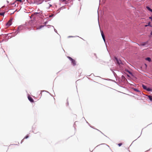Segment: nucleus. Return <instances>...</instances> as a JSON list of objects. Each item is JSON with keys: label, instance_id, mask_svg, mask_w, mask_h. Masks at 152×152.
Returning a JSON list of instances; mask_svg holds the SVG:
<instances>
[{"label": "nucleus", "instance_id": "obj_1", "mask_svg": "<svg viewBox=\"0 0 152 152\" xmlns=\"http://www.w3.org/2000/svg\"><path fill=\"white\" fill-rule=\"evenodd\" d=\"M67 57L72 61V63L73 66H75L76 65V62L75 60L69 56H67Z\"/></svg>", "mask_w": 152, "mask_h": 152}, {"label": "nucleus", "instance_id": "obj_2", "mask_svg": "<svg viewBox=\"0 0 152 152\" xmlns=\"http://www.w3.org/2000/svg\"><path fill=\"white\" fill-rule=\"evenodd\" d=\"M12 19H10L6 24V26L8 27L11 25L12 23Z\"/></svg>", "mask_w": 152, "mask_h": 152}, {"label": "nucleus", "instance_id": "obj_3", "mask_svg": "<svg viewBox=\"0 0 152 152\" xmlns=\"http://www.w3.org/2000/svg\"><path fill=\"white\" fill-rule=\"evenodd\" d=\"M142 87L144 89L148 91H151V88H147V87L145 85H142Z\"/></svg>", "mask_w": 152, "mask_h": 152}, {"label": "nucleus", "instance_id": "obj_4", "mask_svg": "<svg viewBox=\"0 0 152 152\" xmlns=\"http://www.w3.org/2000/svg\"><path fill=\"white\" fill-rule=\"evenodd\" d=\"M115 59L116 61V63L118 64H121L122 62L120 60L118 59V58L116 57L115 58Z\"/></svg>", "mask_w": 152, "mask_h": 152}, {"label": "nucleus", "instance_id": "obj_5", "mask_svg": "<svg viewBox=\"0 0 152 152\" xmlns=\"http://www.w3.org/2000/svg\"><path fill=\"white\" fill-rule=\"evenodd\" d=\"M28 100L30 101L31 102H34V100L30 96H28Z\"/></svg>", "mask_w": 152, "mask_h": 152}, {"label": "nucleus", "instance_id": "obj_6", "mask_svg": "<svg viewBox=\"0 0 152 152\" xmlns=\"http://www.w3.org/2000/svg\"><path fill=\"white\" fill-rule=\"evenodd\" d=\"M101 35H102V37L103 38V39L104 40V42H105V36L103 34V33L102 31H101Z\"/></svg>", "mask_w": 152, "mask_h": 152}, {"label": "nucleus", "instance_id": "obj_7", "mask_svg": "<svg viewBox=\"0 0 152 152\" xmlns=\"http://www.w3.org/2000/svg\"><path fill=\"white\" fill-rule=\"evenodd\" d=\"M28 137H29V136L28 135H27L25 137H24V138H23V139L22 140L21 142H22L23 141V140L24 139H27V138H28Z\"/></svg>", "mask_w": 152, "mask_h": 152}, {"label": "nucleus", "instance_id": "obj_8", "mask_svg": "<svg viewBox=\"0 0 152 152\" xmlns=\"http://www.w3.org/2000/svg\"><path fill=\"white\" fill-rule=\"evenodd\" d=\"M148 98L150 100L152 101V96L149 95L148 96Z\"/></svg>", "mask_w": 152, "mask_h": 152}, {"label": "nucleus", "instance_id": "obj_9", "mask_svg": "<svg viewBox=\"0 0 152 152\" xmlns=\"http://www.w3.org/2000/svg\"><path fill=\"white\" fill-rule=\"evenodd\" d=\"M145 60H147V61H148L149 62L151 61V58H149V57L146 58H145Z\"/></svg>", "mask_w": 152, "mask_h": 152}, {"label": "nucleus", "instance_id": "obj_10", "mask_svg": "<svg viewBox=\"0 0 152 152\" xmlns=\"http://www.w3.org/2000/svg\"><path fill=\"white\" fill-rule=\"evenodd\" d=\"M146 8L150 11L151 12L152 10V9H151L149 7L147 6L146 7Z\"/></svg>", "mask_w": 152, "mask_h": 152}, {"label": "nucleus", "instance_id": "obj_11", "mask_svg": "<svg viewBox=\"0 0 152 152\" xmlns=\"http://www.w3.org/2000/svg\"><path fill=\"white\" fill-rule=\"evenodd\" d=\"M133 90L135 91H137V92H140V91L138 89H137V88H133Z\"/></svg>", "mask_w": 152, "mask_h": 152}, {"label": "nucleus", "instance_id": "obj_12", "mask_svg": "<svg viewBox=\"0 0 152 152\" xmlns=\"http://www.w3.org/2000/svg\"><path fill=\"white\" fill-rule=\"evenodd\" d=\"M147 43V42H145L141 44V45L142 46H144L146 45Z\"/></svg>", "mask_w": 152, "mask_h": 152}, {"label": "nucleus", "instance_id": "obj_13", "mask_svg": "<svg viewBox=\"0 0 152 152\" xmlns=\"http://www.w3.org/2000/svg\"><path fill=\"white\" fill-rule=\"evenodd\" d=\"M1 51L2 53L4 55H5V52H4V50H3L1 49Z\"/></svg>", "mask_w": 152, "mask_h": 152}, {"label": "nucleus", "instance_id": "obj_14", "mask_svg": "<svg viewBox=\"0 0 152 152\" xmlns=\"http://www.w3.org/2000/svg\"><path fill=\"white\" fill-rule=\"evenodd\" d=\"M4 12L0 13V15H4Z\"/></svg>", "mask_w": 152, "mask_h": 152}, {"label": "nucleus", "instance_id": "obj_15", "mask_svg": "<svg viewBox=\"0 0 152 152\" xmlns=\"http://www.w3.org/2000/svg\"><path fill=\"white\" fill-rule=\"evenodd\" d=\"M122 145V143H119L118 144V145L119 146H121V145Z\"/></svg>", "mask_w": 152, "mask_h": 152}, {"label": "nucleus", "instance_id": "obj_16", "mask_svg": "<svg viewBox=\"0 0 152 152\" xmlns=\"http://www.w3.org/2000/svg\"><path fill=\"white\" fill-rule=\"evenodd\" d=\"M43 26H40L39 28H37V29H39V28H41Z\"/></svg>", "mask_w": 152, "mask_h": 152}, {"label": "nucleus", "instance_id": "obj_17", "mask_svg": "<svg viewBox=\"0 0 152 152\" xmlns=\"http://www.w3.org/2000/svg\"><path fill=\"white\" fill-rule=\"evenodd\" d=\"M149 18L152 21V16L150 17Z\"/></svg>", "mask_w": 152, "mask_h": 152}, {"label": "nucleus", "instance_id": "obj_18", "mask_svg": "<svg viewBox=\"0 0 152 152\" xmlns=\"http://www.w3.org/2000/svg\"><path fill=\"white\" fill-rule=\"evenodd\" d=\"M37 14H38V12H35V13H34V14L35 15Z\"/></svg>", "mask_w": 152, "mask_h": 152}, {"label": "nucleus", "instance_id": "obj_19", "mask_svg": "<svg viewBox=\"0 0 152 152\" xmlns=\"http://www.w3.org/2000/svg\"><path fill=\"white\" fill-rule=\"evenodd\" d=\"M18 1L21 2L22 1V0H18Z\"/></svg>", "mask_w": 152, "mask_h": 152}, {"label": "nucleus", "instance_id": "obj_20", "mask_svg": "<svg viewBox=\"0 0 152 152\" xmlns=\"http://www.w3.org/2000/svg\"><path fill=\"white\" fill-rule=\"evenodd\" d=\"M151 35H152V31L151 32Z\"/></svg>", "mask_w": 152, "mask_h": 152}, {"label": "nucleus", "instance_id": "obj_21", "mask_svg": "<svg viewBox=\"0 0 152 152\" xmlns=\"http://www.w3.org/2000/svg\"><path fill=\"white\" fill-rule=\"evenodd\" d=\"M150 24V23H148V26Z\"/></svg>", "mask_w": 152, "mask_h": 152}, {"label": "nucleus", "instance_id": "obj_22", "mask_svg": "<svg viewBox=\"0 0 152 152\" xmlns=\"http://www.w3.org/2000/svg\"><path fill=\"white\" fill-rule=\"evenodd\" d=\"M151 12H152V10L151 11Z\"/></svg>", "mask_w": 152, "mask_h": 152}]
</instances>
